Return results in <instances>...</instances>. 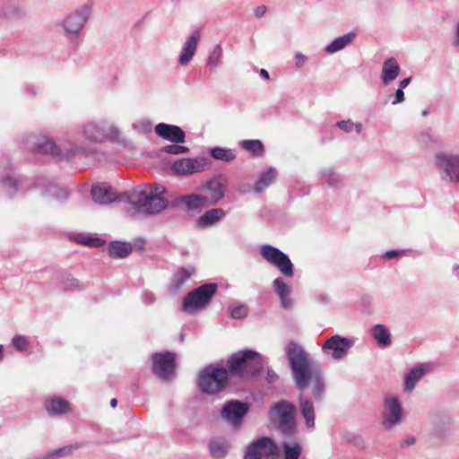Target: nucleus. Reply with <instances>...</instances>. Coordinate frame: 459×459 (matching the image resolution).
Instances as JSON below:
<instances>
[{
  "label": "nucleus",
  "mask_w": 459,
  "mask_h": 459,
  "mask_svg": "<svg viewBox=\"0 0 459 459\" xmlns=\"http://www.w3.org/2000/svg\"><path fill=\"white\" fill-rule=\"evenodd\" d=\"M292 378L298 389L304 391L312 385V394L316 401L323 398L325 383L315 361L303 347L291 341L285 349Z\"/></svg>",
  "instance_id": "nucleus-1"
},
{
  "label": "nucleus",
  "mask_w": 459,
  "mask_h": 459,
  "mask_svg": "<svg viewBox=\"0 0 459 459\" xmlns=\"http://www.w3.org/2000/svg\"><path fill=\"white\" fill-rule=\"evenodd\" d=\"M126 198V203L131 204L139 212L145 215L158 213L168 207L167 199L157 195L149 194L147 186H138L130 194L125 193L122 199Z\"/></svg>",
  "instance_id": "nucleus-2"
},
{
  "label": "nucleus",
  "mask_w": 459,
  "mask_h": 459,
  "mask_svg": "<svg viewBox=\"0 0 459 459\" xmlns=\"http://www.w3.org/2000/svg\"><path fill=\"white\" fill-rule=\"evenodd\" d=\"M295 415L294 404L286 400L278 401L269 411L270 421L279 432L286 437H292L297 433Z\"/></svg>",
  "instance_id": "nucleus-3"
},
{
  "label": "nucleus",
  "mask_w": 459,
  "mask_h": 459,
  "mask_svg": "<svg viewBox=\"0 0 459 459\" xmlns=\"http://www.w3.org/2000/svg\"><path fill=\"white\" fill-rule=\"evenodd\" d=\"M228 380L229 371L226 368L209 365L199 372L197 385L201 392L214 394L226 387Z\"/></svg>",
  "instance_id": "nucleus-4"
},
{
  "label": "nucleus",
  "mask_w": 459,
  "mask_h": 459,
  "mask_svg": "<svg viewBox=\"0 0 459 459\" xmlns=\"http://www.w3.org/2000/svg\"><path fill=\"white\" fill-rule=\"evenodd\" d=\"M216 283H205L187 293L182 301V310L188 314H195L204 308L212 300L217 291Z\"/></svg>",
  "instance_id": "nucleus-5"
},
{
  "label": "nucleus",
  "mask_w": 459,
  "mask_h": 459,
  "mask_svg": "<svg viewBox=\"0 0 459 459\" xmlns=\"http://www.w3.org/2000/svg\"><path fill=\"white\" fill-rule=\"evenodd\" d=\"M260 255L271 265L274 266L283 276H294V265L285 253L269 244L262 245L259 248Z\"/></svg>",
  "instance_id": "nucleus-6"
},
{
  "label": "nucleus",
  "mask_w": 459,
  "mask_h": 459,
  "mask_svg": "<svg viewBox=\"0 0 459 459\" xmlns=\"http://www.w3.org/2000/svg\"><path fill=\"white\" fill-rule=\"evenodd\" d=\"M83 135L93 143H101L106 140H117L119 136L117 127L108 120L91 121L82 127Z\"/></svg>",
  "instance_id": "nucleus-7"
},
{
  "label": "nucleus",
  "mask_w": 459,
  "mask_h": 459,
  "mask_svg": "<svg viewBox=\"0 0 459 459\" xmlns=\"http://www.w3.org/2000/svg\"><path fill=\"white\" fill-rule=\"evenodd\" d=\"M434 164L443 180L459 182V154L439 152L434 157Z\"/></svg>",
  "instance_id": "nucleus-8"
},
{
  "label": "nucleus",
  "mask_w": 459,
  "mask_h": 459,
  "mask_svg": "<svg viewBox=\"0 0 459 459\" xmlns=\"http://www.w3.org/2000/svg\"><path fill=\"white\" fill-rule=\"evenodd\" d=\"M279 449L275 442L267 437H262L251 442L243 459H276Z\"/></svg>",
  "instance_id": "nucleus-9"
},
{
  "label": "nucleus",
  "mask_w": 459,
  "mask_h": 459,
  "mask_svg": "<svg viewBox=\"0 0 459 459\" xmlns=\"http://www.w3.org/2000/svg\"><path fill=\"white\" fill-rule=\"evenodd\" d=\"M92 10V4L86 3L70 12L63 21L65 30L74 36H77L88 22Z\"/></svg>",
  "instance_id": "nucleus-10"
},
{
  "label": "nucleus",
  "mask_w": 459,
  "mask_h": 459,
  "mask_svg": "<svg viewBox=\"0 0 459 459\" xmlns=\"http://www.w3.org/2000/svg\"><path fill=\"white\" fill-rule=\"evenodd\" d=\"M403 410L399 398L395 395H388L383 403V427L391 429L402 421Z\"/></svg>",
  "instance_id": "nucleus-11"
},
{
  "label": "nucleus",
  "mask_w": 459,
  "mask_h": 459,
  "mask_svg": "<svg viewBox=\"0 0 459 459\" xmlns=\"http://www.w3.org/2000/svg\"><path fill=\"white\" fill-rule=\"evenodd\" d=\"M354 344V338L342 337L336 334L325 341L322 350L325 353L330 354L333 359H341L348 354Z\"/></svg>",
  "instance_id": "nucleus-12"
},
{
  "label": "nucleus",
  "mask_w": 459,
  "mask_h": 459,
  "mask_svg": "<svg viewBox=\"0 0 459 459\" xmlns=\"http://www.w3.org/2000/svg\"><path fill=\"white\" fill-rule=\"evenodd\" d=\"M210 161L204 157L194 159L183 158L177 160L172 165V170L177 175L186 176L206 170Z\"/></svg>",
  "instance_id": "nucleus-13"
},
{
  "label": "nucleus",
  "mask_w": 459,
  "mask_h": 459,
  "mask_svg": "<svg viewBox=\"0 0 459 459\" xmlns=\"http://www.w3.org/2000/svg\"><path fill=\"white\" fill-rule=\"evenodd\" d=\"M24 145L35 153L50 154L54 157H59L61 154L60 148L44 135H29L24 141Z\"/></svg>",
  "instance_id": "nucleus-14"
},
{
  "label": "nucleus",
  "mask_w": 459,
  "mask_h": 459,
  "mask_svg": "<svg viewBox=\"0 0 459 459\" xmlns=\"http://www.w3.org/2000/svg\"><path fill=\"white\" fill-rule=\"evenodd\" d=\"M152 370L158 377L169 380L175 370V354L169 351L153 354Z\"/></svg>",
  "instance_id": "nucleus-15"
},
{
  "label": "nucleus",
  "mask_w": 459,
  "mask_h": 459,
  "mask_svg": "<svg viewBox=\"0 0 459 459\" xmlns=\"http://www.w3.org/2000/svg\"><path fill=\"white\" fill-rule=\"evenodd\" d=\"M248 409V405L246 403L231 400L223 405L221 411V417L232 426L238 427L242 423Z\"/></svg>",
  "instance_id": "nucleus-16"
},
{
  "label": "nucleus",
  "mask_w": 459,
  "mask_h": 459,
  "mask_svg": "<svg viewBox=\"0 0 459 459\" xmlns=\"http://www.w3.org/2000/svg\"><path fill=\"white\" fill-rule=\"evenodd\" d=\"M227 184L228 181L222 175L216 176L206 182L203 189L210 193V197H208L210 204H216L224 197Z\"/></svg>",
  "instance_id": "nucleus-17"
},
{
  "label": "nucleus",
  "mask_w": 459,
  "mask_h": 459,
  "mask_svg": "<svg viewBox=\"0 0 459 459\" xmlns=\"http://www.w3.org/2000/svg\"><path fill=\"white\" fill-rule=\"evenodd\" d=\"M91 193L94 202L100 204H108L115 201L126 203V198L122 199L125 193L117 195L112 187L106 185L93 186Z\"/></svg>",
  "instance_id": "nucleus-18"
},
{
  "label": "nucleus",
  "mask_w": 459,
  "mask_h": 459,
  "mask_svg": "<svg viewBox=\"0 0 459 459\" xmlns=\"http://www.w3.org/2000/svg\"><path fill=\"white\" fill-rule=\"evenodd\" d=\"M200 39L201 31L199 30L193 31L191 35L187 37L178 56V63L181 65H187L193 59Z\"/></svg>",
  "instance_id": "nucleus-19"
},
{
  "label": "nucleus",
  "mask_w": 459,
  "mask_h": 459,
  "mask_svg": "<svg viewBox=\"0 0 459 459\" xmlns=\"http://www.w3.org/2000/svg\"><path fill=\"white\" fill-rule=\"evenodd\" d=\"M255 354L254 351L247 350L233 354L228 360L229 371L234 375L243 376L247 374V365L248 359Z\"/></svg>",
  "instance_id": "nucleus-20"
},
{
  "label": "nucleus",
  "mask_w": 459,
  "mask_h": 459,
  "mask_svg": "<svg viewBox=\"0 0 459 459\" xmlns=\"http://www.w3.org/2000/svg\"><path fill=\"white\" fill-rule=\"evenodd\" d=\"M156 134L168 141L182 143L185 142V132L178 126L160 123L155 127Z\"/></svg>",
  "instance_id": "nucleus-21"
},
{
  "label": "nucleus",
  "mask_w": 459,
  "mask_h": 459,
  "mask_svg": "<svg viewBox=\"0 0 459 459\" xmlns=\"http://www.w3.org/2000/svg\"><path fill=\"white\" fill-rule=\"evenodd\" d=\"M274 292L281 300V307L285 309L290 308L292 301L290 299L291 286L288 284L281 277H277L273 281Z\"/></svg>",
  "instance_id": "nucleus-22"
},
{
  "label": "nucleus",
  "mask_w": 459,
  "mask_h": 459,
  "mask_svg": "<svg viewBox=\"0 0 459 459\" xmlns=\"http://www.w3.org/2000/svg\"><path fill=\"white\" fill-rule=\"evenodd\" d=\"M432 425L434 434L440 438L446 437L452 429V420L450 416L443 412H437L433 414Z\"/></svg>",
  "instance_id": "nucleus-23"
},
{
  "label": "nucleus",
  "mask_w": 459,
  "mask_h": 459,
  "mask_svg": "<svg viewBox=\"0 0 459 459\" xmlns=\"http://www.w3.org/2000/svg\"><path fill=\"white\" fill-rule=\"evenodd\" d=\"M401 67L394 57H388L382 65L381 81L384 85H389L400 74Z\"/></svg>",
  "instance_id": "nucleus-24"
},
{
  "label": "nucleus",
  "mask_w": 459,
  "mask_h": 459,
  "mask_svg": "<svg viewBox=\"0 0 459 459\" xmlns=\"http://www.w3.org/2000/svg\"><path fill=\"white\" fill-rule=\"evenodd\" d=\"M428 369V366L425 364H420L411 368L408 373L404 376L403 381V388L406 392H411L416 384L420 381V379L424 376Z\"/></svg>",
  "instance_id": "nucleus-25"
},
{
  "label": "nucleus",
  "mask_w": 459,
  "mask_h": 459,
  "mask_svg": "<svg viewBox=\"0 0 459 459\" xmlns=\"http://www.w3.org/2000/svg\"><path fill=\"white\" fill-rule=\"evenodd\" d=\"M299 410L301 415L305 419L307 428L313 429L315 427V408L313 403L304 394L299 395Z\"/></svg>",
  "instance_id": "nucleus-26"
},
{
  "label": "nucleus",
  "mask_w": 459,
  "mask_h": 459,
  "mask_svg": "<svg viewBox=\"0 0 459 459\" xmlns=\"http://www.w3.org/2000/svg\"><path fill=\"white\" fill-rule=\"evenodd\" d=\"M357 34L353 31H350L340 37L334 39L330 44L325 47V51L329 54H334L338 51L342 50L346 46L352 43L356 39Z\"/></svg>",
  "instance_id": "nucleus-27"
},
{
  "label": "nucleus",
  "mask_w": 459,
  "mask_h": 459,
  "mask_svg": "<svg viewBox=\"0 0 459 459\" xmlns=\"http://www.w3.org/2000/svg\"><path fill=\"white\" fill-rule=\"evenodd\" d=\"M178 200L185 204L187 209L193 211H199L208 204V197L196 194L182 195Z\"/></svg>",
  "instance_id": "nucleus-28"
},
{
  "label": "nucleus",
  "mask_w": 459,
  "mask_h": 459,
  "mask_svg": "<svg viewBox=\"0 0 459 459\" xmlns=\"http://www.w3.org/2000/svg\"><path fill=\"white\" fill-rule=\"evenodd\" d=\"M226 215V212L221 208H212L205 212L199 219L198 225L202 228H206L214 225L216 222L221 221Z\"/></svg>",
  "instance_id": "nucleus-29"
},
{
  "label": "nucleus",
  "mask_w": 459,
  "mask_h": 459,
  "mask_svg": "<svg viewBox=\"0 0 459 459\" xmlns=\"http://www.w3.org/2000/svg\"><path fill=\"white\" fill-rule=\"evenodd\" d=\"M195 270L193 266L182 267L178 269L171 281V289L175 291H178L183 286V284L195 274Z\"/></svg>",
  "instance_id": "nucleus-30"
},
{
  "label": "nucleus",
  "mask_w": 459,
  "mask_h": 459,
  "mask_svg": "<svg viewBox=\"0 0 459 459\" xmlns=\"http://www.w3.org/2000/svg\"><path fill=\"white\" fill-rule=\"evenodd\" d=\"M277 172L273 168H269L267 170L259 175L258 180L254 186L256 193H261L272 185L276 179Z\"/></svg>",
  "instance_id": "nucleus-31"
},
{
  "label": "nucleus",
  "mask_w": 459,
  "mask_h": 459,
  "mask_svg": "<svg viewBox=\"0 0 459 459\" xmlns=\"http://www.w3.org/2000/svg\"><path fill=\"white\" fill-rule=\"evenodd\" d=\"M371 335L381 346L386 347L391 344V333L385 325L378 324L373 326Z\"/></svg>",
  "instance_id": "nucleus-32"
},
{
  "label": "nucleus",
  "mask_w": 459,
  "mask_h": 459,
  "mask_svg": "<svg viewBox=\"0 0 459 459\" xmlns=\"http://www.w3.org/2000/svg\"><path fill=\"white\" fill-rule=\"evenodd\" d=\"M133 251V247L129 243L113 241L108 247V254L113 258H125Z\"/></svg>",
  "instance_id": "nucleus-33"
},
{
  "label": "nucleus",
  "mask_w": 459,
  "mask_h": 459,
  "mask_svg": "<svg viewBox=\"0 0 459 459\" xmlns=\"http://www.w3.org/2000/svg\"><path fill=\"white\" fill-rule=\"evenodd\" d=\"M318 178L320 181L326 183L332 187L338 186L342 181L341 175L335 172L332 168L322 169L318 172Z\"/></svg>",
  "instance_id": "nucleus-34"
},
{
  "label": "nucleus",
  "mask_w": 459,
  "mask_h": 459,
  "mask_svg": "<svg viewBox=\"0 0 459 459\" xmlns=\"http://www.w3.org/2000/svg\"><path fill=\"white\" fill-rule=\"evenodd\" d=\"M46 409L50 415L65 413L69 409L68 403L60 398H52L46 403Z\"/></svg>",
  "instance_id": "nucleus-35"
},
{
  "label": "nucleus",
  "mask_w": 459,
  "mask_h": 459,
  "mask_svg": "<svg viewBox=\"0 0 459 459\" xmlns=\"http://www.w3.org/2000/svg\"><path fill=\"white\" fill-rule=\"evenodd\" d=\"M43 195L57 201L65 200L68 196L67 191L50 182L43 186Z\"/></svg>",
  "instance_id": "nucleus-36"
},
{
  "label": "nucleus",
  "mask_w": 459,
  "mask_h": 459,
  "mask_svg": "<svg viewBox=\"0 0 459 459\" xmlns=\"http://www.w3.org/2000/svg\"><path fill=\"white\" fill-rule=\"evenodd\" d=\"M210 153L215 160L226 162L233 160L237 156L234 149H226L221 147H214L211 149Z\"/></svg>",
  "instance_id": "nucleus-37"
},
{
  "label": "nucleus",
  "mask_w": 459,
  "mask_h": 459,
  "mask_svg": "<svg viewBox=\"0 0 459 459\" xmlns=\"http://www.w3.org/2000/svg\"><path fill=\"white\" fill-rule=\"evenodd\" d=\"M82 443H77L75 445L67 446L64 447L57 448L52 452L46 454L43 456V459H58L60 457L70 455L74 450L82 447Z\"/></svg>",
  "instance_id": "nucleus-38"
},
{
  "label": "nucleus",
  "mask_w": 459,
  "mask_h": 459,
  "mask_svg": "<svg viewBox=\"0 0 459 459\" xmlns=\"http://www.w3.org/2000/svg\"><path fill=\"white\" fill-rule=\"evenodd\" d=\"M248 360L249 363L247 365V374H250L252 376L260 374L264 366L263 357L255 351V354H253Z\"/></svg>",
  "instance_id": "nucleus-39"
},
{
  "label": "nucleus",
  "mask_w": 459,
  "mask_h": 459,
  "mask_svg": "<svg viewBox=\"0 0 459 459\" xmlns=\"http://www.w3.org/2000/svg\"><path fill=\"white\" fill-rule=\"evenodd\" d=\"M240 146L251 154L260 156L264 153V148L260 140H243Z\"/></svg>",
  "instance_id": "nucleus-40"
},
{
  "label": "nucleus",
  "mask_w": 459,
  "mask_h": 459,
  "mask_svg": "<svg viewBox=\"0 0 459 459\" xmlns=\"http://www.w3.org/2000/svg\"><path fill=\"white\" fill-rule=\"evenodd\" d=\"M282 446L284 449V459H299L302 451L301 446L299 443L290 445L288 442H283Z\"/></svg>",
  "instance_id": "nucleus-41"
},
{
  "label": "nucleus",
  "mask_w": 459,
  "mask_h": 459,
  "mask_svg": "<svg viewBox=\"0 0 459 459\" xmlns=\"http://www.w3.org/2000/svg\"><path fill=\"white\" fill-rule=\"evenodd\" d=\"M222 47L221 44H217L212 53L209 55L207 59V66L211 68H217L221 64V59L222 57Z\"/></svg>",
  "instance_id": "nucleus-42"
},
{
  "label": "nucleus",
  "mask_w": 459,
  "mask_h": 459,
  "mask_svg": "<svg viewBox=\"0 0 459 459\" xmlns=\"http://www.w3.org/2000/svg\"><path fill=\"white\" fill-rule=\"evenodd\" d=\"M209 449L211 455L214 458H222L227 454V447L224 444L218 441H212L209 444Z\"/></svg>",
  "instance_id": "nucleus-43"
},
{
  "label": "nucleus",
  "mask_w": 459,
  "mask_h": 459,
  "mask_svg": "<svg viewBox=\"0 0 459 459\" xmlns=\"http://www.w3.org/2000/svg\"><path fill=\"white\" fill-rule=\"evenodd\" d=\"M76 241L88 247H101L104 244V241L101 238L86 235H79L76 238Z\"/></svg>",
  "instance_id": "nucleus-44"
},
{
  "label": "nucleus",
  "mask_w": 459,
  "mask_h": 459,
  "mask_svg": "<svg viewBox=\"0 0 459 459\" xmlns=\"http://www.w3.org/2000/svg\"><path fill=\"white\" fill-rule=\"evenodd\" d=\"M12 344L19 351H25L29 347V341L23 335H15L12 339Z\"/></svg>",
  "instance_id": "nucleus-45"
},
{
  "label": "nucleus",
  "mask_w": 459,
  "mask_h": 459,
  "mask_svg": "<svg viewBox=\"0 0 459 459\" xmlns=\"http://www.w3.org/2000/svg\"><path fill=\"white\" fill-rule=\"evenodd\" d=\"M248 314L247 307L245 305H237L230 307V316L235 319L247 317Z\"/></svg>",
  "instance_id": "nucleus-46"
},
{
  "label": "nucleus",
  "mask_w": 459,
  "mask_h": 459,
  "mask_svg": "<svg viewBox=\"0 0 459 459\" xmlns=\"http://www.w3.org/2000/svg\"><path fill=\"white\" fill-rule=\"evenodd\" d=\"M189 151V149L186 146H182L178 144H170L166 145L162 147V152L170 154H180V153H186Z\"/></svg>",
  "instance_id": "nucleus-47"
},
{
  "label": "nucleus",
  "mask_w": 459,
  "mask_h": 459,
  "mask_svg": "<svg viewBox=\"0 0 459 459\" xmlns=\"http://www.w3.org/2000/svg\"><path fill=\"white\" fill-rule=\"evenodd\" d=\"M62 284L65 289L68 290H74L79 288V281L76 279L72 278L70 276H64L62 280Z\"/></svg>",
  "instance_id": "nucleus-48"
},
{
  "label": "nucleus",
  "mask_w": 459,
  "mask_h": 459,
  "mask_svg": "<svg viewBox=\"0 0 459 459\" xmlns=\"http://www.w3.org/2000/svg\"><path fill=\"white\" fill-rule=\"evenodd\" d=\"M417 140L418 143L421 144L423 147H429L430 143L433 142L432 136L430 135V134L427 132L420 134Z\"/></svg>",
  "instance_id": "nucleus-49"
},
{
  "label": "nucleus",
  "mask_w": 459,
  "mask_h": 459,
  "mask_svg": "<svg viewBox=\"0 0 459 459\" xmlns=\"http://www.w3.org/2000/svg\"><path fill=\"white\" fill-rule=\"evenodd\" d=\"M2 184L4 187H10L15 192L17 190L18 181L10 176H7L2 179Z\"/></svg>",
  "instance_id": "nucleus-50"
},
{
  "label": "nucleus",
  "mask_w": 459,
  "mask_h": 459,
  "mask_svg": "<svg viewBox=\"0 0 459 459\" xmlns=\"http://www.w3.org/2000/svg\"><path fill=\"white\" fill-rule=\"evenodd\" d=\"M336 126L346 133H351L353 130L354 123L351 120H342L338 122Z\"/></svg>",
  "instance_id": "nucleus-51"
},
{
  "label": "nucleus",
  "mask_w": 459,
  "mask_h": 459,
  "mask_svg": "<svg viewBox=\"0 0 459 459\" xmlns=\"http://www.w3.org/2000/svg\"><path fill=\"white\" fill-rule=\"evenodd\" d=\"M392 97L394 98V100H392L393 105L403 103L405 100L403 90L399 88L396 90L395 93Z\"/></svg>",
  "instance_id": "nucleus-52"
},
{
  "label": "nucleus",
  "mask_w": 459,
  "mask_h": 459,
  "mask_svg": "<svg viewBox=\"0 0 459 459\" xmlns=\"http://www.w3.org/2000/svg\"><path fill=\"white\" fill-rule=\"evenodd\" d=\"M149 194L157 195L160 196L166 192V188L160 185H154L153 186H147Z\"/></svg>",
  "instance_id": "nucleus-53"
},
{
  "label": "nucleus",
  "mask_w": 459,
  "mask_h": 459,
  "mask_svg": "<svg viewBox=\"0 0 459 459\" xmlns=\"http://www.w3.org/2000/svg\"><path fill=\"white\" fill-rule=\"evenodd\" d=\"M404 253H405V250H390V251H387L385 253L384 257L386 259H393L401 255H403Z\"/></svg>",
  "instance_id": "nucleus-54"
},
{
  "label": "nucleus",
  "mask_w": 459,
  "mask_h": 459,
  "mask_svg": "<svg viewBox=\"0 0 459 459\" xmlns=\"http://www.w3.org/2000/svg\"><path fill=\"white\" fill-rule=\"evenodd\" d=\"M453 45H454V47L459 48V21H457L455 24Z\"/></svg>",
  "instance_id": "nucleus-55"
},
{
  "label": "nucleus",
  "mask_w": 459,
  "mask_h": 459,
  "mask_svg": "<svg viewBox=\"0 0 459 459\" xmlns=\"http://www.w3.org/2000/svg\"><path fill=\"white\" fill-rule=\"evenodd\" d=\"M295 58L297 59V63H296L297 68H301L303 66V65L306 63V61L307 60V57L301 53H296Z\"/></svg>",
  "instance_id": "nucleus-56"
},
{
  "label": "nucleus",
  "mask_w": 459,
  "mask_h": 459,
  "mask_svg": "<svg viewBox=\"0 0 459 459\" xmlns=\"http://www.w3.org/2000/svg\"><path fill=\"white\" fill-rule=\"evenodd\" d=\"M155 300V298H154V295L150 292V291H145L143 294V301L144 304L146 305H151L154 302Z\"/></svg>",
  "instance_id": "nucleus-57"
},
{
  "label": "nucleus",
  "mask_w": 459,
  "mask_h": 459,
  "mask_svg": "<svg viewBox=\"0 0 459 459\" xmlns=\"http://www.w3.org/2000/svg\"><path fill=\"white\" fill-rule=\"evenodd\" d=\"M277 378H278L277 374L273 369L268 368L267 374H266V380L269 383H273L276 381Z\"/></svg>",
  "instance_id": "nucleus-58"
},
{
  "label": "nucleus",
  "mask_w": 459,
  "mask_h": 459,
  "mask_svg": "<svg viewBox=\"0 0 459 459\" xmlns=\"http://www.w3.org/2000/svg\"><path fill=\"white\" fill-rule=\"evenodd\" d=\"M266 12V7L264 5H260V6H257L255 10H254V13L256 17L258 18H261L264 15Z\"/></svg>",
  "instance_id": "nucleus-59"
},
{
  "label": "nucleus",
  "mask_w": 459,
  "mask_h": 459,
  "mask_svg": "<svg viewBox=\"0 0 459 459\" xmlns=\"http://www.w3.org/2000/svg\"><path fill=\"white\" fill-rule=\"evenodd\" d=\"M416 438L412 436L406 437L401 443V446H411L414 444Z\"/></svg>",
  "instance_id": "nucleus-60"
},
{
  "label": "nucleus",
  "mask_w": 459,
  "mask_h": 459,
  "mask_svg": "<svg viewBox=\"0 0 459 459\" xmlns=\"http://www.w3.org/2000/svg\"><path fill=\"white\" fill-rule=\"evenodd\" d=\"M410 82H411V77L404 78L399 82L398 88L403 90L410 84Z\"/></svg>",
  "instance_id": "nucleus-61"
},
{
  "label": "nucleus",
  "mask_w": 459,
  "mask_h": 459,
  "mask_svg": "<svg viewBox=\"0 0 459 459\" xmlns=\"http://www.w3.org/2000/svg\"><path fill=\"white\" fill-rule=\"evenodd\" d=\"M353 128H355L356 132L359 134L362 130V125L360 123H354Z\"/></svg>",
  "instance_id": "nucleus-62"
},
{
  "label": "nucleus",
  "mask_w": 459,
  "mask_h": 459,
  "mask_svg": "<svg viewBox=\"0 0 459 459\" xmlns=\"http://www.w3.org/2000/svg\"><path fill=\"white\" fill-rule=\"evenodd\" d=\"M260 75L265 79H269V73L265 69L260 70Z\"/></svg>",
  "instance_id": "nucleus-63"
},
{
  "label": "nucleus",
  "mask_w": 459,
  "mask_h": 459,
  "mask_svg": "<svg viewBox=\"0 0 459 459\" xmlns=\"http://www.w3.org/2000/svg\"><path fill=\"white\" fill-rule=\"evenodd\" d=\"M110 405L112 408H115L117 405V400L116 398L111 399Z\"/></svg>",
  "instance_id": "nucleus-64"
}]
</instances>
